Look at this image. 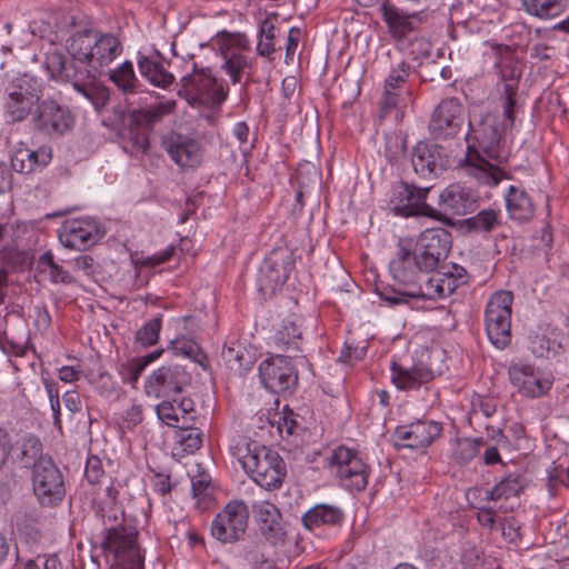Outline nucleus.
Segmentation results:
<instances>
[{
    "instance_id": "nucleus-58",
    "label": "nucleus",
    "mask_w": 569,
    "mask_h": 569,
    "mask_svg": "<svg viewBox=\"0 0 569 569\" xmlns=\"http://www.w3.org/2000/svg\"><path fill=\"white\" fill-rule=\"evenodd\" d=\"M410 53L418 58H427L431 53V44L425 38H415L410 42Z\"/></svg>"
},
{
    "instance_id": "nucleus-33",
    "label": "nucleus",
    "mask_w": 569,
    "mask_h": 569,
    "mask_svg": "<svg viewBox=\"0 0 569 569\" xmlns=\"http://www.w3.org/2000/svg\"><path fill=\"white\" fill-rule=\"evenodd\" d=\"M74 62V60L68 61L61 52L52 51L46 56L44 67L50 78L57 81L71 82L82 69L77 67Z\"/></svg>"
},
{
    "instance_id": "nucleus-25",
    "label": "nucleus",
    "mask_w": 569,
    "mask_h": 569,
    "mask_svg": "<svg viewBox=\"0 0 569 569\" xmlns=\"http://www.w3.org/2000/svg\"><path fill=\"white\" fill-rule=\"evenodd\" d=\"M442 427L436 421L418 420L396 429L398 447L419 449L430 446L441 435Z\"/></svg>"
},
{
    "instance_id": "nucleus-64",
    "label": "nucleus",
    "mask_w": 569,
    "mask_h": 569,
    "mask_svg": "<svg viewBox=\"0 0 569 569\" xmlns=\"http://www.w3.org/2000/svg\"><path fill=\"white\" fill-rule=\"evenodd\" d=\"M62 399H63L66 408L71 413H77V412L81 411V409H82L81 399H80V395L77 391H74V390L66 391Z\"/></svg>"
},
{
    "instance_id": "nucleus-1",
    "label": "nucleus",
    "mask_w": 569,
    "mask_h": 569,
    "mask_svg": "<svg viewBox=\"0 0 569 569\" xmlns=\"http://www.w3.org/2000/svg\"><path fill=\"white\" fill-rule=\"evenodd\" d=\"M469 127L466 136L468 148L462 168L479 182L497 186L505 177V172L491 161L500 162L502 159L500 144L506 130L491 116L485 117L477 126L469 122Z\"/></svg>"
},
{
    "instance_id": "nucleus-22",
    "label": "nucleus",
    "mask_w": 569,
    "mask_h": 569,
    "mask_svg": "<svg viewBox=\"0 0 569 569\" xmlns=\"http://www.w3.org/2000/svg\"><path fill=\"white\" fill-rule=\"evenodd\" d=\"M164 150L171 160L183 169H194L203 158L201 142L192 137L171 132L162 141Z\"/></svg>"
},
{
    "instance_id": "nucleus-52",
    "label": "nucleus",
    "mask_w": 569,
    "mask_h": 569,
    "mask_svg": "<svg viewBox=\"0 0 569 569\" xmlns=\"http://www.w3.org/2000/svg\"><path fill=\"white\" fill-rule=\"evenodd\" d=\"M522 3L529 14L538 18L546 19L558 13V0H522Z\"/></svg>"
},
{
    "instance_id": "nucleus-36",
    "label": "nucleus",
    "mask_w": 569,
    "mask_h": 569,
    "mask_svg": "<svg viewBox=\"0 0 569 569\" xmlns=\"http://www.w3.org/2000/svg\"><path fill=\"white\" fill-rule=\"evenodd\" d=\"M301 331L293 320H283L274 335L276 345L287 355L296 356L301 351Z\"/></svg>"
},
{
    "instance_id": "nucleus-56",
    "label": "nucleus",
    "mask_w": 569,
    "mask_h": 569,
    "mask_svg": "<svg viewBox=\"0 0 569 569\" xmlns=\"http://www.w3.org/2000/svg\"><path fill=\"white\" fill-rule=\"evenodd\" d=\"M84 477L91 485L100 483L101 479L104 477V471L99 458L91 457L87 460Z\"/></svg>"
},
{
    "instance_id": "nucleus-5",
    "label": "nucleus",
    "mask_w": 569,
    "mask_h": 569,
    "mask_svg": "<svg viewBox=\"0 0 569 569\" xmlns=\"http://www.w3.org/2000/svg\"><path fill=\"white\" fill-rule=\"evenodd\" d=\"M327 468L347 489L363 490L368 485L369 467L359 452L346 446L335 448L326 459Z\"/></svg>"
},
{
    "instance_id": "nucleus-49",
    "label": "nucleus",
    "mask_w": 569,
    "mask_h": 569,
    "mask_svg": "<svg viewBox=\"0 0 569 569\" xmlns=\"http://www.w3.org/2000/svg\"><path fill=\"white\" fill-rule=\"evenodd\" d=\"M17 92H21L23 97L31 98V101L36 103L39 101L42 92V83L36 77L23 73L17 78L10 86Z\"/></svg>"
},
{
    "instance_id": "nucleus-50",
    "label": "nucleus",
    "mask_w": 569,
    "mask_h": 569,
    "mask_svg": "<svg viewBox=\"0 0 569 569\" xmlns=\"http://www.w3.org/2000/svg\"><path fill=\"white\" fill-rule=\"evenodd\" d=\"M520 490L519 478L509 475L487 492V498L490 500L509 499L510 497H516Z\"/></svg>"
},
{
    "instance_id": "nucleus-11",
    "label": "nucleus",
    "mask_w": 569,
    "mask_h": 569,
    "mask_svg": "<svg viewBox=\"0 0 569 569\" xmlns=\"http://www.w3.org/2000/svg\"><path fill=\"white\" fill-rule=\"evenodd\" d=\"M452 244L451 233L445 228L426 229L412 244V250L427 271H435L446 260Z\"/></svg>"
},
{
    "instance_id": "nucleus-38",
    "label": "nucleus",
    "mask_w": 569,
    "mask_h": 569,
    "mask_svg": "<svg viewBox=\"0 0 569 569\" xmlns=\"http://www.w3.org/2000/svg\"><path fill=\"white\" fill-rule=\"evenodd\" d=\"M138 68L140 74L147 78L156 87L167 88L174 80L173 74L168 72L159 61L149 57H139Z\"/></svg>"
},
{
    "instance_id": "nucleus-3",
    "label": "nucleus",
    "mask_w": 569,
    "mask_h": 569,
    "mask_svg": "<svg viewBox=\"0 0 569 569\" xmlns=\"http://www.w3.org/2000/svg\"><path fill=\"white\" fill-rule=\"evenodd\" d=\"M138 530L130 526L118 525L104 532L102 549L110 569H143L144 556L137 541Z\"/></svg>"
},
{
    "instance_id": "nucleus-8",
    "label": "nucleus",
    "mask_w": 569,
    "mask_h": 569,
    "mask_svg": "<svg viewBox=\"0 0 569 569\" xmlns=\"http://www.w3.org/2000/svg\"><path fill=\"white\" fill-rule=\"evenodd\" d=\"M295 269L293 252L286 247L272 249L262 261L258 273L259 291L263 296H272L288 280Z\"/></svg>"
},
{
    "instance_id": "nucleus-24",
    "label": "nucleus",
    "mask_w": 569,
    "mask_h": 569,
    "mask_svg": "<svg viewBox=\"0 0 569 569\" xmlns=\"http://www.w3.org/2000/svg\"><path fill=\"white\" fill-rule=\"evenodd\" d=\"M433 378V370L423 362L406 365L392 361L390 366V380L401 391L418 390L430 383Z\"/></svg>"
},
{
    "instance_id": "nucleus-18",
    "label": "nucleus",
    "mask_w": 569,
    "mask_h": 569,
    "mask_svg": "<svg viewBox=\"0 0 569 569\" xmlns=\"http://www.w3.org/2000/svg\"><path fill=\"white\" fill-rule=\"evenodd\" d=\"M218 43L223 57L222 69L229 74L232 83H238L241 77L251 68L250 60L241 53L246 39L241 34L222 31L218 34Z\"/></svg>"
},
{
    "instance_id": "nucleus-63",
    "label": "nucleus",
    "mask_w": 569,
    "mask_h": 569,
    "mask_svg": "<svg viewBox=\"0 0 569 569\" xmlns=\"http://www.w3.org/2000/svg\"><path fill=\"white\" fill-rule=\"evenodd\" d=\"M124 421L129 428H133L139 425L143 419V410L141 405H132L128 408L123 416Z\"/></svg>"
},
{
    "instance_id": "nucleus-28",
    "label": "nucleus",
    "mask_w": 569,
    "mask_h": 569,
    "mask_svg": "<svg viewBox=\"0 0 569 569\" xmlns=\"http://www.w3.org/2000/svg\"><path fill=\"white\" fill-rule=\"evenodd\" d=\"M431 187H416L413 184L401 183L395 189L393 196L399 197L400 204L397 210L403 211L406 216L420 213L428 217H435L436 210L425 202Z\"/></svg>"
},
{
    "instance_id": "nucleus-39",
    "label": "nucleus",
    "mask_w": 569,
    "mask_h": 569,
    "mask_svg": "<svg viewBox=\"0 0 569 569\" xmlns=\"http://www.w3.org/2000/svg\"><path fill=\"white\" fill-rule=\"evenodd\" d=\"M176 100L168 99L160 101L158 104L148 108L131 111V122L136 124H147L152 127L163 117L169 116L176 110Z\"/></svg>"
},
{
    "instance_id": "nucleus-35",
    "label": "nucleus",
    "mask_w": 569,
    "mask_h": 569,
    "mask_svg": "<svg viewBox=\"0 0 569 569\" xmlns=\"http://www.w3.org/2000/svg\"><path fill=\"white\" fill-rule=\"evenodd\" d=\"M506 207L511 219L527 221L533 216V204L525 190L511 186L506 196Z\"/></svg>"
},
{
    "instance_id": "nucleus-59",
    "label": "nucleus",
    "mask_w": 569,
    "mask_h": 569,
    "mask_svg": "<svg viewBox=\"0 0 569 569\" xmlns=\"http://www.w3.org/2000/svg\"><path fill=\"white\" fill-rule=\"evenodd\" d=\"M174 252V248L172 246L168 247L161 252L148 256L141 260V264L144 267H156L166 261H168Z\"/></svg>"
},
{
    "instance_id": "nucleus-16",
    "label": "nucleus",
    "mask_w": 569,
    "mask_h": 569,
    "mask_svg": "<svg viewBox=\"0 0 569 569\" xmlns=\"http://www.w3.org/2000/svg\"><path fill=\"white\" fill-rule=\"evenodd\" d=\"M190 382V375L184 367L169 363L154 370L146 380L144 392L148 397L161 398L180 393Z\"/></svg>"
},
{
    "instance_id": "nucleus-60",
    "label": "nucleus",
    "mask_w": 569,
    "mask_h": 569,
    "mask_svg": "<svg viewBox=\"0 0 569 569\" xmlns=\"http://www.w3.org/2000/svg\"><path fill=\"white\" fill-rule=\"evenodd\" d=\"M301 31L299 28H291L287 36L286 61L292 60L300 41Z\"/></svg>"
},
{
    "instance_id": "nucleus-43",
    "label": "nucleus",
    "mask_w": 569,
    "mask_h": 569,
    "mask_svg": "<svg viewBox=\"0 0 569 569\" xmlns=\"http://www.w3.org/2000/svg\"><path fill=\"white\" fill-rule=\"evenodd\" d=\"M222 359L231 370L243 371L252 366L249 353L239 342H232L222 349Z\"/></svg>"
},
{
    "instance_id": "nucleus-21",
    "label": "nucleus",
    "mask_w": 569,
    "mask_h": 569,
    "mask_svg": "<svg viewBox=\"0 0 569 569\" xmlns=\"http://www.w3.org/2000/svg\"><path fill=\"white\" fill-rule=\"evenodd\" d=\"M413 170L423 179L436 178L449 167V157L443 147L420 141L412 149Z\"/></svg>"
},
{
    "instance_id": "nucleus-7",
    "label": "nucleus",
    "mask_w": 569,
    "mask_h": 569,
    "mask_svg": "<svg viewBox=\"0 0 569 569\" xmlns=\"http://www.w3.org/2000/svg\"><path fill=\"white\" fill-rule=\"evenodd\" d=\"M513 295L511 291H496L485 309V327L490 342L503 349L511 341V313Z\"/></svg>"
},
{
    "instance_id": "nucleus-23",
    "label": "nucleus",
    "mask_w": 569,
    "mask_h": 569,
    "mask_svg": "<svg viewBox=\"0 0 569 569\" xmlns=\"http://www.w3.org/2000/svg\"><path fill=\"white\" fill-rule=\"evenodd\" d=\"M251 509L262 537L273 546L283 543L287 528L278 507L268 500H262L254 502Z\"/></svg>"
},
{
    "instance_id": "nucleus-4",
    "label": "nucleus",
    "mask_w": 569,
    "mask_h": 569,
    "mask_svg": "<svg viewBox=\"0 0 569 569\" xmlns=\"http://www.w3.org/2000/svg\"><path fill=\"white\" fill-rule=\"evenodd\" d=\"M247 448V453L241 458L246 472L262 488L279 487L286 476V467L280 456L256 442L249 443Z\"/></svg>"
},
{
    "instance_id": "nucleus-57",
    "label": "nucleus",
    "mask_w": 569,
    "mask_h": 569,
    "mask_svg": "<svg viewBox=\"0 0 569 569\" xmlns=\"http://www.w3.org/2000/svg\"><path fill=\"white\" fill-rule=\"evenodd\" d=\"M439 270L446 273L447 278H450L457 287L467 283V271L463 267L452 263L450 266H439Z\"/></svg>"
},
{
    "instance_id": "nucleus-20",
    "label": "nucleus",
    "mask_w": 569,
    "mask_h": 569,
    "mask_svg": "<svg viewBox=\"0 0 569 569\" xmlns=\"http://www.w3.org/2000/svg\"><path fill=\"white\" fill-rule=\"evenodd\" d=\"M463 123V107L456 98L443 99L435 109L429 130L435 139L453 138Z\"/></svg>"
},
{
    "instance_id": "nucleus-41",
    "label": "nucleus",
    "mask_w": 569,
    "mask_h": 569,
    "mask_svg": "<svg viewBox=\"0 0 569 569\" xmlns=\"http://www.w3.org/2000/svg\"><path fill=\"white\" fill-rule=\"evenodd\" d=\"M34 103L31 98L23 97L12 88L8 89V99L6 101V113L13 122L23 121L31 112Z\"/></svg>"
},
{
    "instance_id": "nucleus-47",
    "label": "nucleus",
    "mask_w": 569,
    "mask_h": 569,
    "mask_svg": "<svg viewBox=\"0 0 569 569\" xmlns=\"http://www.w3.org/2000/svg\"><path fill=\"white\" fill-rule=\"evenodd\" d=\"M483 445L482 438L458 439L452 456L459 463H466L477 456Z\"/></svg>"
},
{
    "instance_id": "nucleus-40",
    "label": "nucleus",
    "mask_w": 569,
    "mask_h": 569,
    "mask_svg": "<svg viewBox=\"0 0 569 569\" xmlns=\"http://www.w3.org/2000/svg\"><path fill=\"white\" fill-rule=\"evenodd\" d=\"M277 17H267L260 23V39L257 51L261 57L272 60L276 52L274 39L280 34V29L276 27Z\"/></svg>"
},
{
    "instance_id": "nucleus-42",
    "label": "nucleus",
    "mask_w": 569,
    "mask_h": 569,
    "mask_svg": "<svg viewBox=\"0 0 569 569\" xmlns=\"http://www.w3.org/2000/svg\"><path fill=\"white\" fill-rule=\"evenodd\" d=\"M518 90V81L510 79L503 87L502 96V123L500 127L503 130L512 129L516 121V94Z\"/></svg>"
},
{
    "instance_id": "nucleus-48",
    "label": "nucleus",
    "mask_w": 569,
    "mask_h": 569,
    "mask_svg": "<svg viewBox=\"0 0 569 569\" xmlns=\"http://www.w3.org/2000/svg\"><path fill=\"white\" fill-rule=\"evenodd\" d=\"M172 349L177 355L190 358L203 369L208 368V357L200 350L197 342L188 339H177L172 342Z\"/></svg>"
},
{
    "instance_id": "nucleus-46",
    "label": "nucleus",
    "mask_w": 569,
    "mask_h": 569,
    "mask_svg": "<svg viewBox=\"0 0 569 569\" xmlns=\"http://www.w3.org/2000/svg\"><path fill=\"white\" fill-rule=\"evenodd\" d=\"M176 432V440L181 446L182 453H193L202 446L203 433L194 425L180 427Z\"/></svg>"
},
{
    "instance_id": "nucleus-54",
    "label": "nucleus",
    "mask_w": 569,
    "mask_h": 569,
    "mask_svg": "<svg viewBox=\"0 0 569 569\" xmlns=\"http://www.w3.org/2000/svg\"><path fill=\"white\" fill-rule=\"evenodd\" d=\"M143 370V365L138 359H131L120 365L119 375L124 383L134 387Z\"/></svg>"
},
{
    "instance_id": "nucleus-29",
    "label": "nucleus",
    "mask_w": 569,
    "mask_h": 569,
    "mask_svg": "<svg viewBox=\"0 0 569 569\" xmlns=\"http://www.w3.org/2000/svg\"><path fill=\"white\" fill-rule=\"evenodd\" d=\"M158 418L169 427L180 428L194 425V403L189 398L179 402L162 401L156 406Z\"/></svg>"
},
{
    "instance_id": "nucleus-17",
    "label": "nucleus",
    "mask_w": 569,
    "mask_h": 569,
    "mask_svg": "<svg viewBox=\"0 0 569 569\" xmlns=\"http://www.w3.org/2000/svg\"><path fill=\"white\" fill-rule=\"evenodd\" d=\"M34 128L47 136H63L73 127L71 112L57 101H41L32 117Z\"/></svg>"
},
{
    "instance_id": "nucleus-13",
    "label": "nucleus",
    "mask_w": 569,
    "mask_h": 569,
    "mask_svg": "<svg viewBox=\"0 0 569 569\" xmlns=\"http://www.w3.org/2000/svg\"><path fill=\"white\" fill-rule=\"evenodd\" d=\"M32 481L33 491L42 505H56L62 500L63 478L51 458H40L34 463Z\"/></svg>"
},
{
    "instance_id": "nucleus-53",
    "label": "nucleus",
    "mask_w": 569,
    "mask_h": 569,
    "mask_svg": "<svg viewBox=\"0 0 569 569\" xmlns=\"http://www.w3.org/2000/svg\"><path fill=\"white\" fill-rule=\"evenodd\" d=\"M410 76V66L401 60L392 67L389 76L385 81V88L388 90H397L402 87Z\"/></svg>"
},
{
    "instance_id": "nucleus-9",
    "label": "nucleus",
    "mask_w": 569,
    "mask_h": 569,
    "mask_svg": "<svg viewBox=\"0 0 569 569\" xmlns=\"http://www.w3.org/2000/svg\"><path fill=\"white\" fill-rule=\"evenodd\" d=\"M248 520L247 505L241 500H232L213 518L211 535L222 543H234L244 536Z\"/></svg>"
},
{
    "instance_id": "nucleus-19",
    "label": "nucleus",
    "mask_w": 569,
    "mask_h": 569,
    "mask_svg": "<svg viewBox=\"0 0 569 569\" xmlns=\"http://www.w3.org/2000/svg\"><path fill=\"white\" fill-rule=\"evenodd\" d=\"M104 232L101 224L94 220L74 219L62 224L59 240L66 248L81 251L96 244Z\"/></svg>"
},
{
    "instance_id": "nucleus-55",
    "label": "nucleus",
    "mask_w": 569,
    "mask_h": 569,
    "mask_svg": "<svg viewBox=\"0 0 569 569\" xmlns=\"http://www.w3.org/2000/svg\"><path fill=\"white\" fill-rule=\"evenodd\" d=\"M560 346L545 336H537L532 341V352L537 357L548 358L550 355L557 353Z\"/></svg>"
},
{
    "instance_id": "nucleus-32",
    "label": "nucleus",
    "mask_w": 569,
    "mask_h": 569,
    "mask_svg": "<svg viewBox=\"0 0 569 569\" xmlns=\"http://www.w3.org/2000/svg\"><path fill=\"white\" fill-rule=\"evenodd\" d=\"M382 17L390 34L397 41L405 39L415 30V16L406 14L393 6L382 3Z\"/></svg>"
},
{
    "instance_id": "nucleus-31",
    "label": "nucleus",
    "mask_w": 569,
    "mask_h": 569,
    "mask_svg": "<svg viewBox=\"0 0 569 569\" xmlns=\"http://www.w3.org/2000/svg\"><path fill=\"white\" fill-rule=\"evenodd\" d=\"M343 520L342 510L333 505H316L301 517L302 526L313 531L323 526H338Z\"/></svg>"
},
{
    "instance_id": "nucleus-51",
    "label": "nucleus",
    "mask_w": 569,
    "mask_h": 569,
    "mask_svg": "<svg viewBox=\"0 0 569 569\" xmlns=\"http://www.w3.org/2000/svg\"><path fill=\"white\" fill-rule=\"evenodd\" d=\"M161 330V317L147 321L137 332L136 340L143 347H150L158 342Z\"/></svg>"
},
{
    "instance_id": "nucleus-6",
    "label": "nucleus",
    "mask_w": 569,
    "mask_h": 569,
    "mask_svg": "<svg viewBox=\"0 0 569 569\" xmlns=\"http://www.w3.org/2000/svg\"><path fill=\"white\" fill-rule=\"evenodd\" d=\"M179 94L192 106H219L227 99L228 91L211 69L193 66L192 73L182 77Z\"/></svg>"
},
{
    "instance_id": "nucleus-2",
    "label": "nucleus",
    "mask_w": 569,
    "mask_h": 569,
    "mask_svg": "<svg viewBox=\"0 0 569 569\" xmlns=\"http://www.w3.org/2000/svg\"><path fill=\"white\" fill-rule=\"evenodd\" d=\"M72 60L86 66V71L100 73L122 53L120 40L112 33L84 29L71 34L66 43Z\"/></svg>"
},
{
    "instance_id": "nucleus-15",
    "label": "nucleus",
    "mask_w": 569,
    "mask_h": 569,
    "mask_svg": "<svg viewBox=\"0 0 569 569\" xmlns=\"http://www.w3.org/2000/svg\"><path fill=\"white\" fill-rule=\"evenodd\" d=\"M390 273L395 281L409 287L408 290L416 289L420 283L423 273H428L427 268L420 263V259L412 250V242L408 239H401L398 243V250L395 258L389 263Z\"/></svg>"
},
{
    "instance_id": "nucleus-62",
    "label": "nucleus",
    "mask_w": 569,
    "mask_h": 569,
    "mask_svg": "<svg viewBox=\"0 0 569 569\" xmlns=\"http://www.w3.org/2000/svg\"><path fill=\"white\" fill-rule=\"evenodd\" d=\"M50 280L54 283H72V276L57 262L49 269Z\"/></svg>"
},
{
    "instance_id": "nucleus-10",
    "label": "nucleus",
    "mask_w": 569,
    "mask_h": 569,
    "mask_svg": "<svg viewBox=\"0 0 569 569\" xmlns=\"http://www.w3.org/2000/svg\"><path fill=\"white\" fill-rule=\"evenodd\" d=\"M293 355H276L263 360L259 366V377L270 392H292L298 383V373L291 363Z\"/></svg>"
},
{
    "instance_id": "nucleus-61",
    "label": "nucleus",
    "mask_w": 569,
    "mask_h": 569,
    "mask_svg": "<svg viewBox=\"0 0 569 569\" xmlns=\"http://www.w3.org/2000/svg\"><path fill=\"white\" fill-rule=\"evenodd\" d=\"M48 560V556L38 555L34 558L22 559L18 557L16 569H44V562Z\"/></svg>"
},
{
    "instance_id": "nucleus-30",
    "label": "nucleus",
    "mask_w": 569,
    "mask_h": 569,
    "mask_svg": "<svg viewBox=\"0 0 569 569\" xmlns=\"http://www.w3.org/2000/svg\"><path fill=\"white\" fill-rule=\"evenodd\" d=\"M52 159V150L48 146H41L32 150L26 144H19L11 154V167L19 173H31L38 168H43Z\"/></svg>"
},
{
    "instance_id": "nucleus-45",
    "label": "nucleus",
    "mask_w": 569,
    "mask_h": 569,
    "mask_svg": "<svg viewBox=\"0 0 569 569\" xmlns=\"http://www.w3.org/2000/svg\"><path fill=\"white\" fill-rule=\"evenodd\" d=\"M498 216V210L485 209L479 211L476 216L468 218L465 224L469 231L490 232L499 223Z\"/></svg>"
},
{
    "instance_id": "nucleus-26",
    "label": "nucleus",
    "mask_w": 569,
    "mask_h": 569,
    "mask_svg": "<svg viewBox=\"0 0 569 569\" xmlns=\"http://www.w3.org/2000/svg\"><path fill=\"white\" fill-rule=\"evenodd\" d=\"M479 196L469 187L453 183L439 194V204L446 213L465 216L478 208Z\"/></svg>"
},
{
    "instance_id": "nucleus-34",
    "label": "nucleus",
    "mask_w": 569,
    "mask_h": 569,
    "mask_svg": "<svg viewBox=\"0 0 569 569\" xmlns=\"http://www.w3.org/2000/svg\"><path fill=\"white\" fill-rule=\"evenodd\" d=\"M126 142L124 149L134 157L144 154L149 149L148 131L151 127L147 124H136L131 122V112L124 120Z\"/></svg>"
},
{
    "instance_id": "nucleus-14",
    "label": "nucleus",
    "mask_w": 569,
    "mask_h": 569,
    "mask_svg": "<svg viewBox=\"0 0 569 569\" xmlns=\"http://www.w3.org/2000/svg\"><path fill=\"white\" fill-rule=\"evenodd\" d=\"M458 287L446 277L439 269L422 286L412 290L395 291L392 293L381 292L380 297L389 306L408 303L410 299L435 300L450 296Z\"/></svg>"
},
{
    "instance_id": "nucleus-37",
    "label": "nucleus",
    "mask_w": 569,
    "mask_h": 569,
    "mask_svg": "<svg viewBox=\"0 0 569 569\" xmlns=\"http://www.w3.org/2000/svg\"><path fill=\"white\" fill-rule=\"evenodd\" d=\"M109 80L123 94H134L140 91V82L134 73L131 61H124L109 71Z\"/></svg>"
},
{
    "instance_id": "nucleus-12",
    "label": "nucleus",
    "mask_w": 569,
    "mask_h": 569,
    "mask_svg": "<svg viewBox=\"0 0 569 569\" xmlns=\"http://www.w3.org/2000/svg\"><path fill=\"white\" fill-rule=\"evenodd\" d=\"M508 376L510 383L517 392L527 399H538L547 396L553 385V378L551 376L527 363H515L510 366Z\"/></svg>"
},
{
    "instance_id": "nucleus-27",
    "label": "nucleus",
    "mask_w": 569,
    "mask_h": 569,
    "mask_svg": "<svg viewBox=\"0 0 569 569\" xmlns=\"http://www.w3.org/2000/svg\"><path fill=\"white\" fill-rule=\"evenodd\" d=\"M96 74L82 68L70 83L79 96L90 103L96 111L100 112L110 100V91L107 86L97 79Z\"/></svg>"
},
{
    "instance_id": "nucleus-44",
    "label": "nucleus",
    "mask_w": 569,
    "mask_h": 569,
    "mask_svg": "<svg viewBox=\"0 0 569 569\" xmlns=\"http://www.w3.org/2000/svg\"><path fill=\"white\" fill-rule=\"evenodd\" d=\"M17 460L23 466L29 467L33 466L40 459L43 458L42 453V445L40 440L34 436H28L23 438L17 448Z\"/></svg>"
}]
</instances>
